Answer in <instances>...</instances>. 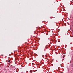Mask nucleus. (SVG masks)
<instances>
[{
  "label": "nucleus",
  "mask_w": 73,
  "mask_h": 73,
  "mask_svg": "<svg viewBox=\"0 0 73 73\" xmlns=\"http://www.w3.org/2000/svg\"><path fill=\"white\" fill-rule=\"evenodd\" d=\"M32 72H33V71L32 70H30V72L31 73H32Z\"/></svg>",
  "instance_id": "f257e3e1"
},
{
  "label": "nucleus",
  "mask_w": 73,
  "mask_h": 73,
  "mask_svg": "<svg viewBox=\"0 0 73 73\" xmlns=\"http://www.w3.org/2000/svg\"><path fill=\"white\" fill-rule=\"evenodd\" d=\"M53 17H50V19H53Z\"/></svg>",
  "instance_id": "f03ea898"
},
{
  "label": "nucleus",
  "mask_w": 73,
  "mask_h": 73,
  "mask_svg": "<svg viewBox=\"0 0 73 73\" xmlns=\"http://www.w3.org/2000/svg\"><path fill=\"white\" fill-rule=\"evenodd\" d=\"M10 60H8V62H10Z\"/></svg>",
  "instance_id": "7ed1b4c3"
},
{
  "label": "nucleus",
  "mask_w": 73,
  "mask_h": 73,
  "mask_svg": "<svg viewBox=\"0 0 73 73\" xmlns=\"http://www.w3.org/2000/svg\"><path fill=\"white\" fill-rule=\"evenodd\" d=\"M72 5H73V4H72Z\"/></svg>",
  "instance_id": "20e7f679"
}]
</instances>
